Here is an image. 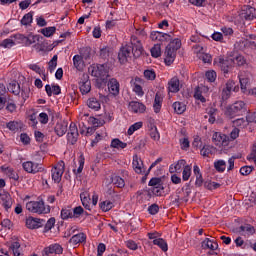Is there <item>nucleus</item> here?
<instances>
[{"mask_svg": "<svg viewBox=\"0 0 256 256\" xmlns=\"http://www.w3.org/2000/svg\"><path fill=\"white\" fill-rule=\"evenodd\" d=\"M131 53L136 58L141 57L143 54V45H141V41L137 40L136 37L132 38V47L126 46L120 49L118 53L120 63H127V59L131 57Z\"/></svg>", "mask_w": 256, "mask_h": 256, "instance_id": "f257e3e1", "label": "nucleus"}, {"mask_svg": "<svg viewBox=\"0 0 256 256\" xmlns=\"http://www.w3.org/2000/svg\"><path fill=\"white\" fill-rule=\"evenodd\" d=\"M26 209L30 213H37L38 215H47L48 213H51V206L45 205L43 199L27 202Z\"/></svg>", "mask_w": 256, "mask_h": 256, "instance_id": "f03ea898", "label": "nucleus"}, {"mask_svg": "<svg viewBox=\"0 0 256 256\" xmlns=\"http://www.w3.org/2000/svg\"><path fill=\"white\" fill-rule=\"evenodd\" d=\"M247 113V104L243 101H236L232 105L226 108L225 114L230 119H234V117H239L241 115H245Z\"/></svg>", "mask_w": 256, "mask_h": 256, "instance_id": "7ed1b4c3", "label": "nucleus"}, {"mask_svg": "<svg viewBox=\"0 0 256 256\" xmlns=\"http://www.w3.org/2000/svg\"><path fill=\"white\" fill-rule=\"evenodd\" d=\"M89 72L92 77L105 81L109 77V65L107 64H93L89 67Z\"/></svg>", "mask_w": 256, "mask_h": 256, "instance_id": "20e7f679", "label": "nucleus"}, {"mask_svg": "<svg viewBox=\"0 0 256 256\" xmlns=\"http://www.w3.org/2000/svg\"><path fill=\"white\" fill-rule=\"evenodd\" d=\"M214 65L221 69L222 73H224V77H227L229 74V69H231V65H233V59L218 56L214 58Z\"/></svg>", "mask_w": 256, "mask_h": 256, "instance_id": "39448f33", "label": "nucleus"}, {"mask_svg": "<svg viewBox=\"0 0 256 256\" xmlns=\"http://www.w3.org/2000/svg\"><path fill=\"white\" fill-rule=\"evenodd\" d=\"M54 183H61L63 173H65V161L58 162L51 170Z\"/></svg>", "mask_w": 256, "mask_h": 256, "instance_id": "423d86ee", "label": "nucleus"}, {"mask_svg": "<svg viewBox=\"0 0 256 256\" xmlns=\"http://www.w3.org/2000/svg\"><path fill=\"white\" fill-rule=\"evenodd\" d=\"M22 167L26 173H31L32 175L43 171V164L36 161H25L23 162Z\"/></svg>", "mask_w": 256, "mask_h": 256, "instance_id": "0eeeda50", "label": "nucleus"}, {"mask_svg": "<svg viewBox=\"0 0 256 256\" xmlns=\"http://www.w3.org/2000/svg\"><path fill=\"white\" fill-rule=\"evenodd\" d=\"M77 139H79V130L77 129V124L71 122L67 133V141L71 145H75V143H77Z\"/></svg>", "mask_w": 256, "mask_h": 256, "instance_id": "6e6552de", "label": "nucleus"}, {"mask_svg": "<svg viewBox=\"0 0 256 256\" xmlns=\"http://www.w3.org/2000/svg\"><path fill=\"white\" fill-rule=\"evenodd\" d=\"M212 141L217 147H227L229 145V136L216 132L212 136Z\"/></svg>", "mask_w": 256, "mask_h": 256, "instance_id": "1a4fd4ad", "label": "nucleus"}, {"mask_svg": "<svg viewBox=\"0 0 256 256\" xmlns=\"http://www.w3.org/2000/svg\"><path fill=\"white\" fill-rule=\"evenodd\" d=\"M128 110L131 113H136L141 115L145 113V111H147V106H145V104L139 101H130L128 104Z\"/></svg>", "mask_w": 256, "mask_h": 256, "instance_id": "9d476101", "label": "nucleus"}, {"mask_svg": "<svg viewBox=\"0 0 256 256\" xmlns=\"http://www.w3.org/2000/svg\"><path fill=\"white\" fill-rule=\"evenodd\" d=\"M164 57V63L166 65H173L175 58L177 57V50H174L171 46H166Z\"/></svg>", "mask_w": 256, "mask_h": 256, "instance_id": "9b49d317", "label": "nucleus"}, {"mask_svg": "<svg viewBox=\"0 0 256 256\" xmlns=\"http://www.w3.org/2000/svg\"><path fill=\"white\" fill-rule=\"evenodd\" d=\"M43 253L46 256L61 255L63 254V247L57 243L51 244L50 246L44 248Z\"/></svg>", "mask_w": 256, "mask_h": 256, "instance_id": "f8f14e48", "label": "nucleus"}, {"mask_svg": "<svg viewBox=\"0 0 256 256\" xmlns=\"http://www.w3.org/2000/svg\"><path fill=\"white\" fill-rule=\"evenodd\" d=\"M255 8L251 7V6H244V8L242 9L241 13H240V17L241 19H245V21H253V19L255 18Z\"/></svg>", "mask_w": 256, "mask_h": 256, "instance_id": "ddd939ff", "label": "nucleus"}, {"mask_svg": "<svg viewBox=\"0 0 256 256\" xmlns=\"http://www.w3.org/2000/svg\"><path fill=\"white\" fill-rule=\"evenodd\" d=\"M150 39L152 41H159L160 43H165V41H171V35L159 31H153L150 34Z\"/></svg>", "mask_w": 256, "mask_h": 256, "instance_id": "4468645a", "label": "nucleus"}, {"mask_svg": "<svg viewBox=\"0 0 256 256\" xmlns=\"http://www.w3.org/2000/svg\"><path fill=\"white\" fill-rule=\"evenodd\" d=\"M45 225V220L39 218L28 217L26 219V227L28 229H39Z\"/></svg>", "mask_w": 256, "mask_h": 256, "instance_id": "2eb2a0df", "label": "nucleus"}, {"mask_svg": "<svg viewBox=\"0 0 256 256\" xmlns=\"http://www.w3.org/2000/svg\"><path fill=\"white\" fill-rule=\"evenodd\" d=\"M85 241H87V235L85 233H78L70 238L69 243L72 247H77V245H81Z\"/></svg>", "mask_w": 256, "mask_h": 256, "instance_id": "dca6fc26", "label": "nucleus"}, {"mask_svg": "<svg viewBox=\"0 0 256 256\" xmlns=\"http://www.w3.org/2000/svg\"><path fill=\"white\" fill-rule=\"evenodd\" d=\"M108 90L111 95H114V97H117V95H119V91H120L119 81H117V79H115V78H111L108 81Z\"/></svg>", "mask_w": 256, "mask_h": 256, "instance_id": "f3484780", "label": "nucleus"}, {"mask_svg": "<svg viewBox=\"0 0 256 256\" xmlns=\"http://www.w3.org/2000/svg\"><path fill=\"white\" fill-rule=\"evenodd\" d=\"M2 173H4V175H7V177H9V179H12L13 181H19V174H17V172H15V170L7 165H3L0 167Z\"/></svg>", "mask_w": 256, "mask_h": 256, "instance_id": "a211bd4d", "label": "nucleus"}, {"mask_svg": "<svg viewBox=\"0 0 256 256\" xmlns=\"http://www.w3.org/2000/svg\"><path fill=\"white\" fill-rule=\"evenodd\" d=\"M80 93L82 95H87V93H91V80H89V76L84 77L80 83Z\"/></svg>", "mask_w": 256, "mask_h": 256, "instance_id": "6ab92c4d", "label": "nucleus"}, {"mask_svg": "<svg viewBox=\"0 0 256 256\" xmlns=\"http://www.w3.org/2000/svg\"><path fill=\"white\" fill-rule=\"evenodd\" d=\"M179 90H180L179 78L173 77L168 82V91H169V93H179Z\"/></svg>", "mask_w": 256, "mask_h": 256, "instance_id": "aec40b11", "label": "nucleus"}, {"mask_svg": "<svg viewBox=\"0 0 256 256\" xmlns=\"http://www.w3.org/2000/svg\"><path fill=\"white\" fill-rule=\"evenodd\" d=\"M80 199L83 207L88 211H91V204H89L91 201V196L89 195V191L85 190L84 192H82L80 194Z\"/></svg>", "mask_w": 256, "mask_h": 256, "instance_id": "412c9836", "label": "nucleus"}, {"mask_svg": "<svg viewBox=\"0 0 256 256\" xmlns=\"http://www.w3.org/2000/svg\"><path fill=\"white\" fill-rule=\"evenodd\" d=\"M237 232L240 233V235H254L255 227L251 224H244L237 229Z\"/></svg>", "mask_w": 256, "mask_h": 256, "instance_id": "4be33fe9", "label": "nucleus"}, {"mask_svg": "<svg viewBox=\"0 0 256 256\" xmlns=\"http://www.w3.org/2000/svg\"><path fill=\"white\" fill-rule=\"evenodd\" d=\"M87 107L92 111H99L101 109V101L95 97H90L87 100Z\"/></svg>", "mask_w": 256, "mask_h": 256, "instance_id": "5701e85b", "label": "nucleus"}, {"mask_svg": "<svg viewBox=\"0 0 256 256\" xmlns=\"http://www.w3.org/2000/svg\"><path fill=\"white\" fill-rule=\"evenodd\" d=\"M7 129L9 131H12L13 133H18V131H21L23 129V122L21 121H10L6 124Z\"/></svg>", "mask_w": 256, "mask_h": 256, "instance_id": "b1692460", "label": "nucleus"}, {"mask_svg": "<svg viewBox=\"0 0 256 256\" xmlns=\"http://www.w3.org/2000/svg\"><path fill=\"white\" fill-rule=\"evenodd\" d=\"M202 247L204 249H210L211 251H217V249H219V244H217V242L215 240H211L209 238H206L202 242Z\"/></svg>", "mask_w": 256, "mask_h": 256, "instance_id": "393cba45", "label": "nucleus"}, {"mask_svg": "<svg viewBox=\"0 0 256 256\" xmlns=\"http://www.w3.org/2000/svg\"><path fill=\"white\" fill-rule=\"evenodd\" d=\"M8 91L13 95H21V84L17 81H12L8 84Z\"/></svg>", "mask_w": 256, "mask_h": 256, "instance_id": "a878e982", "label": "nucleus"}, {"mask_svg": "<svg viewBox=\"0 0 256 256\" xmlns=\"http://www.w3.org/2000/svg\"><path fill=\"white\" fill-rule=\"evenodd\" d=\"M54 131L58 137H63L67 133V122H58L54 128Z\"/></svg>", "mask_w": 256, "mask_h": 256, "instance_id": "bb28decb", "label": "nucleus"}, {"mask_svg": "<svg viewBox=\"0 0 256 256\" xmlns=\"http://www.w3.org/2000/svg\"><path fill=\"white\" fill-rule=\"evenodd\" d=\"M132 165L135 173H138L139 175L143 173H147V167H145V164H143V161H133Z\"/></svg>", "mask_w": 256, "mask_h": 256, "instance_id": "cd10ccee", "label": "nucleus"}, {"mask_svg": "<svg viewBox=\"0 0 256 256\" xmlns=\"http://www.w3.org/2000/svg\"><path fill=\"white\" fill-rule=\"evenodd\" d=\"M217 149L211 145H205L203 148L200 150V155L202 157H209L210 155H214L216 153Z\"/></svg>", "mask_w": 256, "mask_h": 256, "instance_id": "c85d7f7f", "label": "nucleus"}, {"mask_svg": "<svg viewBox=\"0 0 256 256\" xmlns=\"http://www.w3.org/2000/svg\"><path fill=\"white\" fill-rule=\"evenodd\" d=\"M172 107L177 115H183L187 111V105L183 102H174Z\"/></svg>", "mask_w": 256, "mask_h": 256, "instance_id": "c756f323", "label": "nucleus"}, {"mask_svg": "<svg viewBox=\"0 0 256 256\" xmlns=\"http://www.w3.org/2000/svg\"><path fill=\"white\" fill-rule=\"evenodd\" d=\"M60 217L63 221H67L68 219H73V209L66 207L62 208L60 212Z\"/></svg>", "mask_w": 256, "mask_h": 256, "instance_id": "7c9ffc66", "label": "nucleus"}, {"mask_svg": "<svg viewBox=\"0 0 256 256\" xmlns=\"http://www.w3.org/2000/svg\"><path fill=\"white\" fill-rule=\"evenodd\" d=\"M153 245H157L162 251L167 252L169 251V246L167 245V241L163 238H156L153 240Z\"/></svg>", "mask_w": 256, "mask_h": 256, "instance_id": "2f4dec72", "label": "nucleus"}, {"mask_svg": "<svg viewBox=\"0 0 256 256\" xmlns=\"http://www.w3.org/2000/svg\"><path fill=\"white\" fill-rule=\"evenodd\" d=\"M111 149H125L127 147V143L120 141L118 138H114L110 144Z\"/></svg>", "mask_w": 256, "mask_h": 256, "instance_id": "473e14b6", "label": "nucleus"}, {"mask_svg": "<svg viewBox=\"0 0 256 256\" xmlns=\"http://www.w3.org/2000/svg\"><path fill=\"white\" fill-rule=\"evenodd\" d=\"M111 181L113 185H115V187H118V189H123V187H125V180L120 176H117V175L112 176Z\"/></svg>", "mask_w": 256, "mask_h": 256, "instance_id": "72a5a7b5", "label": "nucleus"}, {"mask_svg": "<svg viewBox=\"0 0 256 256\" xmlns=\"http://www.w3.org/2000/svg\"><path fill=\"white\" fill-rule=\"evenodd\" d=\"M99 207L101 211L107 213V211H111V209L115 207V205L110 200H105L99 203Z\"/></svg>", "mask_w": 256, "mask_h": 256, "instance_id": "f704fd0d", "label": "nucleus"}, {"mask_svg": "<svg viewBox=\"0 0 256 256\" xmlns=\"http://www.w3.org/2000/svg\"><path fill=\"white\" fill-rule=\"evenodd\" d=\"M33 15L34 12H28L25 14L20 21L21 25H24L25 27H27V25H31V23H33Z\"/></svg>", "mask_w": 256, "mask_h": 256, "instance_id": "c9c22d12", "label": "nucleus"}, {"mask_svg": "<svg viewBox=\"0 0 256 256\" xmlns=\"http://www.w3.org/2000/svg\"><path fill=\"white\" fill-rule=\"evenodd\" d=\"M55 31H57V28L55 26H50L41 29L40 33L44 35V37H53V35H55Z\"/></svg>", "mask_w": 256, "mask_h": 256, "instance_id": "e433bc0d", "label": "nucleus"}, {"mask_svg": "<svg viewBox=\"0 0 256 256\" xmlns=\"http://www.w3.org/2000/svg\"><path fill=\"white\" fill-rule=\"evenodd\" d=\"M191 173H192L191 165L184 166L182 170V181H187L188 179H190Z\"/></svg>", "mask_w": 256, "mask_h": 256, "instance_id": "4c0bfd02", "label": "nucleus"}, {"mask_svg": "<svg viewBox=\"0 0 256 256\" xmlns=\"http://www.w3.org/2000/svg\"><path fill=\"white\" fill-rule=\"evenodd\" d=\"M170 173H181L183 171V163L175 162L169 167Z\"/></svg>", "mask_w": 256, "mask_h": 256, "instance_id": "58836bf2", "label": "nucleus"}, {"mask_svg": "<svg viewBox=\"0 0 256 256\" xmlns=\"http://www.w3.org/2000/svg\"><path fill=\"white\" fill-rule=\"evenodd\" d=\"M20 93L23 99V103H25V101H27L29 95L31 94V89L29 88V86H22L20 88Z\"/></svg>", "mask_w": 256, "mask_h": 256, "instance_id": "ea45409f", "label": "nucleus"}, {"mask_svg": "<svg viewBox=\"0 0 256 256\" xmlns=\"http://www.w3.org/2000/svg\"><path fill=\"white\" fill-rule=\"evenodd\" d=\"M10 249L14 256H21V244L19 242H13Z\"/></svg>", "mask_w": 256, "mask_h": 256, "instance_id": "a19ab883", "label": "nucleus"}, {"mask_svg": "<svg viewBox=\"0 0 256 256\" xmlns=\"http://www.w3.org/2000/svg\"><path fill=\"white\" fill-rule=\"evenodd\" d=\"M205 77L209 83H215L217 80V72H215V70L207 71Z\"/></svg>", "mask_w": 256, "mask_h": 256, "instance_id": "79ce46f5", "label": "nucleus"}, {"mask_svg": "<svg viewBox=\"0 0 256 256\" xmlns=\"http://www.w3.org/2000/svg\"><path fill=\"white\" fill-rule=\"evenodd\" d=\"M84 213H85V210L83 209V207L76 206L72 210V217L73 219H79V217H81V215H83Z\"/></svg>", "mask_w": 256, "mask_h": 256, "instance_id": "37998d69", "label": "nucleus"}, {"mask_svg": "<svg viewBox=\"0 0 256 256\" xmlns=\"http://www.w3.org/2000/svg\"><path fill=\"white\" fill-rule=\"evenodd\" d=\"M141 127H143V122H136L134 124H132L129 128H128V135H133V133H135V131H139V129H141Z\"/></svg>", "mask_w": 256, "mask_h": 256, "instance_id": "c03bdc74", "label": "nucleus"}, {"mask_svg": "<svg viewBox=\"0 0 256 256\" xmlns=\"http://www.w3.org/2000/svg\"><path fill=\"white\" fill-rule=\"evenodd\" d=\"M151 56L154 57V59H157L158 57H161V45L156 44L154 47L150 50Z\"/></svg>", "mask_w": 256, "mask_h": 256, "instance_id": "a18cd8bd", "label": "nucleus"}, {"mask_svg": "<svg viewBox=\"0 0 256 256\" xmlns=\"http://www.w3.org/2000/svg\"><path fill=\"white\" fill-rule=\"evenodd\" d=\"M0 47H3L4 49H11V47H15V41L11 38H6L1 42Z\"/></svg>", "mask_w": 256, "mask_h": 256, "instance_id": "49530a36", "label": "nucleus"}, {"mask_svg": "<svg viewBox=\"0 0 256 256\" xmlns=\"http://www.w3.org/2000/svg\"><path fill=\"white\" fill-rule=\"evenodd\" d=\"M180 148L182 151H189V147H191V143L189 142V138H181L179 140Z\"/></svg>", "mask_w": 256, "mask_h": 256, "instance_id": "de8ad7c7", "label": "nucleus"}, {"mask_svg": "<svg viewBox=\"0 0 256 256\" xmlns=\"http://www.w3.org/2000/svg\"><path fill=\"white\" fill-rule=\"evenodd\" d=\"M167 46L171 49L179 51V49H181V39L175 38Z\"/></svg>", "mask_w": 256, "mask_h": 256, "instance_id": "09e8293b", "label": "nucleus"}, {"mask_svg": "<svg viewBox=\"0 0 256 256\" xmlns=\"http://www.w3.org/2000/svg\"><path fill=\"white\" fill-rule=\"evenodd\" d=\"M232 63H235L236 65H238V67H243V65L247 63V60L245 59V56L238 55L234 59H232Z\"/></svg>", "mask_w": 256, "mask_h": 256, "instance_id": "8fccbe9b", "label": "nucleus"}, {"mask_svg": "<svg viewBox=\"0 0 256 256\" xmlns=\"http://www.w3.org/2000/svg\"><path fill=\"white\" fill-rule=\"evenodd\" d=\"M88 123H89V125H91V127H94L96 129H97V127H102V125H103V121H101L95 117H89Z\"/></svg>", "mask_w": 256, "mask_h": 256, "instance_id": "3c124183", "label": "nucleus"}, {"mask_svg": "<svg viewBox=\"0 0 256 256\" xmlns=\"http://www.w3.org/2000/svg\"><path fill=\"white\" fill-rule=\"evenodd\" d=\"M234 125L235 127H240V129H245L249 125V121L245 120V118H239L234 121Z\"/></svg>", "mask_w": 256, "mask_h": 256, "instance_id": "603ef678", "label": "nucleus"}, {"mask_svg": "<svg viewBox=\"0 0 256 256\" xmlns=\"http://www.w3.org/2000/svg\"><path fill=\"white\" fill-rule=\"evenodd\" d=\"M73 65L76 69H81V65H83V57L81 55H74Z\"/></svg>", "mask_w": 256, "mask_h": 256, "instance_id": "864d4df0", "label": "nucleus"}, {"mask_svg": "<svg viewBox=\"0 0 256 256\" xmlns=\"http://www.w3.org/2000/svg\"><path fill=\"white\" fill-rule=\"evenodd\" d=\"M204 187L206 189H209V191H213V189H219L221 187V184L217 182L206 181L204 183Z\"/></svg>", "mask_w": 256, "mask_h": 256, "instance_id": "5fc2aeb1", "label": "nucleus"}, {"mask_svg": "<svg viewBox=\"0 0 256 256\" xmlns=\"http://www.w3.org/2000/svg\"><path fill=\"white\" fill-rule=\"evenodd\" d=\"M144 77L148 81H155V78L157 77V74L154 72V70H145L144 71Z\"/></svg>", "mask_w": 256, "mask_h": 256, "instance_id": "6e6d98bb", "label": "nucleus"}, {"mask_svg": "<svg viewBox=\"0 0 256 256\" xmlns=\"http://www.w3.org/2000/svg\"><path fill=\"white\" fill-rule=\"evenodd\" d=\"M149 187L155 188V187H159L161 185H163V180H161V178H152L149 183H148Z\"/></svg>", "mask_w": 256, "mask_h": 256, "instance_id": "4d7b16f0", "label": "nucleus"}, {"mask_svg": "<svg viewBox=\"0 0 256 256\" xmlns=\"http://www.w3.org/2000/svg\"><path fill=\"white\" fill-rule=\"evenodd\" d=\"M57 59H58L57 55H54L52 59L49 61L48 65H49L50 73H53V71L57 69Z\"/></svg>", "mask_w": 256, "mask_h": 256, "instance_id": "13d9d810", "label": "nucleus"}, {"mask_svg": "<svg viewBox=\"0 0 256 256\" xmlns=\"http://www.w3.org/2000/svg\"><path fill=\"white\" fill-rule=\"evenodd\" d=\"M133 91L138 97H143L145 95V92L143 91V87H141V85L137 83H134Z\"/></svg>", "mask_w": 256, "mask_h": 256, "instance_id": "bf43d9fd", "label": "nucleus"}, {"mask_svg": "<svg viewBox=\"0 0 256 256\" xmlns=\"http://www.w3.org/2000/svg\"><path fill=\"white\" fill-rule=\"evenodd\" d=\"M214 167L216 171H219V173H223V171H225V168H226L225 161H216L214 163Z\"/></svg>", "mask_w": 256, "mask_h": 256, "instance_id": "052dcab7", "label": "nucleus"}, {"mask_svg": "<svg viewBox=\"0 0 256 256\" xmlns=\"http://www.w3.org/2000/svg\"><path fill=\"white\" fill-rule=\"evenodd\" d=\"M165 187H163V184L160 186H156L154 188H152V193L153 195H156V197H161L163 195V191H164Z\"/></svg>", "mask_w": 256, "mask_h": 256, "instance_id": "680f3d73", "label": "nucleus"}, {"mask_svg": "<svg viewBox=\"0 0 256 256\" xmlns=\"http://www.w3.org/2000/svg\"><path fill=\"white\" fill-rule=\"evenodd\" d=\"M39 121L42 125H47L49 123V114L42 112L39 114Z\"/></svg>", "mask_w": 256, "mask_h": 256, "instance_id": "e2e57ef3", "label": "nucleus"}, {"mask_svg": "<svg viewBox=\"0 0 256 256\" xmlns=\"http://www.w3.org/2000/svg\"><path fill=\"white\" fill-rule=\"evenodd\" d=\"M253 172V166H242L240 168V174L247 176V175H251V173Z\"/></svg>", "mask_w": 256, "mask_h": 256, "instance_id": "0e129e2a", "label": "nucleus"}, {"mask_svg": "<svg viewBox=\"0 0 256 256\" xmlns=\"http://www.w3.org/2000/svg\"><path fill=\"white\" fill-rule=\"evenodd\" d=\"M239 81L242 91H247V87L249 86V78L240 77Z\"/></svg>", "mask_w": 256, "mask_h": 256, "instance_id": "69168bd1", "label": "nucleus"}, {"mask_svg": "<svg viewBox=\"0 0 256 256\" xmlns=\"http://www.w3.org/2000/svg\"><path fill=\"white\" fill-rule=\"evenodd\" d=\"M148 213L150 215H157L159 213V205L152 204L148 207Z\"/></svg>", "mask_w": 256, "mask_h": 256, "instance_id": "338daca9", "label": "nucleus"}, {"mask_svg": "<svg viewBox=\"0 0 256 256\" xmlns=\"http://www.w3.org/2000/svg\"><path fill=\"white\" fill-rule=\"evenodd\" d=\"M55 227V218L52 217L48 219V221L45 224V231H51L52 228Z\"/></svg>", "mask_w": 256, "mask_h": 256, "instance_id": "774afa93", "label": "nucleus"}]
</instances>
